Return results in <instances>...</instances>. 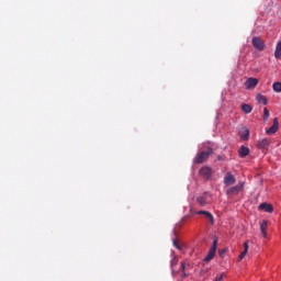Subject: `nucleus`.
I'll list each match as a JSON object with an SVG mask.
<instances>
[{"label": "nucleus", "instance_id": "nucleus-1", "mask_svg": "<svg viewBox=\"0 0 281 281\" xmlns=\"http://www.w3.org/2000/svg\"><path fill=\"white\" fill-rule=\"evenodd\" d=\"M210 155H214V149H212V147H209L206 151L198 153L194 158V164H204V161L210 159Z\"/></svg>", "mask_w": 281, "mask_h": 281}, {"label": "nucleus", "instance_id": "nucleus-2", "mask_svg": "<svg viewBox=\"0 0 281 281\" xmlns=\"http://www.w3.org/2000/svg\"><path fill=\"white\" fill-rule=\"evenodd\" d=\"M244 188H245V182L239 181L237 186L228 188L226 190V194L228 196H236L238 193L243 192Z\"/></svg>", "mask_w": 281, "mask_h": 281}, {"label": "nucleus", "instance_id": "nucleus-3", "mask_svg": "<svg viewBox=\"0 0 281 281\" xmlns=\"http://www.w3.org/2000/svg\"><path fill=\"white\" fill-rule=\"evenodd\" d=\"M217 245H218V239L215 238L213 240L212 247L209 250V254L204 258V262H210L211 260L214 259V256H216V247H217Z\"/></svg>", "mask_w": 281, "mask_h": 281}, {"label": "nucleus", "instance_id": "nucleus-4", "mask_svg": "<svg viewBox=\"0 0 281 281\" xmlns=\"http://www.w3.org/2000/svg\"><path fill=\"white\" fill-rule=\"evenodd\" d=\"M252 43V47H255V49H257L258 52H265L267 45H265V41H262V38L255 36L251 40Z\"/></svg>", "mask_w": 281, "mask_h": 281}, {"label": "nucleus", "instance_id": "nucleus-5", "mask_svg": "<svg viewBox=\"0 0 281 281\" xmlns=\"http://www.w3.org/2000/svg\"><path fill=\"white\" fill-rule=\"evenodd\" d=\"M188 269H190V263H187L186 261H181L180 269L178 271V273H181L180 274L181 280H186V278L190 276V273L188 272Z\"/></svg>", "mask_w": 281, "mask_h": 281}, {"label": "nucleus", "instance_id": "nucleus-6", "mask_svg": "<svg viewBox=\"0 0 281 281\" xmlns=\"http://www.w3.org/2000/svg\"><path fill=\"white\" fill-rule=\"evenodd\" d=\"M270 144H271V140L269 138H262L258 140L257 148H259L260 150H267Z\"/></svg>", "mask_w": 281, "mask_h": 281}, {"label": "nucleus", "instance_id": "nucleus-7", "mask_svg": "<svg viewBox=\"0 0 281 281\" xmlns=\"http://www.w3.org/2000/svg\"><path fill=\"white\" fill-rule=\"evenodd\" d=\"M177 265H179V259L177 258V256H173L170 260V268H171L172 278H177V274L179 273V271L175 270V267H177Z\"/></svg>", "mask_w": 281, "mask_h": 281}, {"label": "nucleus", "instance_id": "nucleus-8", "mask_svg": "<svg viewBox=\"0 0 281 281\" xmlns=\"http://www.w3.org/2000/svg\"><path fill=\"white\" fill-rule=\"evenodd\" d=\"M200 176L203 177L204 179H210L212 177V168L209 166H204L200 169Z\"/></svg>", "mask_w": 281, "mask_h": 281}, {"label": "nucleus", "instance_id": "nucleus-9", "mask_svg": "<svg viewBox=\"0 0 281 281\" xmlns=\"http://www.w3.org/2000/svg\"><path fill=\"white\" fill-rule=\"evenodd\" d=\"M279 126H280V123H278V117L273 119L272 126L266 131L267 135H273L278 133Z\"/></svg>", "mask_w": 281, "mask_h": 281}, {"label": "nucleus", "instance_id": "nucleus-10", "mask_svg": "<svg viewBox=\"0 0 281 281\" xmlns=\"http://www.w3.org/2000/svg\"><path fill=\"white\" fill-rule=\"evenodd\" d=\"M236 183V177L232 172H227L224 178V186H234Z\"/></svg>", "mask_w": 281, "mask_h": 281}, {"label": "nucleus", "instance_id": "nucleus-11", "mask_svg": "<svg viewBox=\"0 0 281 281\" xmlns=\"http://www.w3.org/2000/svg\"><path fill=\"white\" fill-rule=\"evenodd\" d=\"M258 79L256 78H248L245 82L246 89H256L258 87Z\"/></svg>", "mask_w": 281, "mask_h": 281}, {"label": "nucleus", "instance_id": "nucleus-12", "mask_svg": "<svg viewBox=\"0 0 281 281\" xmlns=\"http://www.w3.org/2000/svg\"><path fill=\"white\" fill-rule=\"evenodd\" d=\"M267 229H269V221L262 220L260 223V232L263 238H267Z\"/></svg>", "mask_w": 281, "mask_h": 281}, {"label": "nucleus", "instance_id": "nucleus-13", "mask_svg": "<svg viewBox=\"0 0 281 281\" xmlns=\"http://www.w3.org/2000/svg\"><path fill=\"white\" fill-rule=\"evenodd\" d=\"M196 214H202L211 223V225H214V215H212V213L207 211H198Z\"/></svg>", "mask_w": 281, "mask_h": 281}, {"label": "nucleus", "instance_id": "nucleus-14", "mask_svg": "<svg viewBox=\"0 0 281 281\" xmlns=\"http://www.w3.org/2000/svg\"><path fill=\"white\" fill-rule=\"evenodd\" d=\"M247 251H249V240H246L244 243V251L240 252V255L238 256V262H240V260H243L247 256Z\"/></svg>", "mask_w": 281, "mask_h": 281}, {"label": "nucleus", "instance_id": "nucleus-15", "mask_svg": "<svg viewBox=\"0 0 281 281\" xmlns=\"http://www.w3.org/2000/svg\"><path fill=\"white\" fill-rule=\"evenodd\" d=\"M259 210H265V212H268V214L273 213V205L268 204V203H261L259 205Z\"/></svg>", "mask_w": 281, "mask_h": 281}, {"label": "nucleus", "instance_id": "nucleus-16", "mask_svg": "<svg viewBox=\"0 0 281 281\" xmlns=\"http://www.w3.org/2000/svg\"><path fill=\"white\" fill-rule=\"evenodd\" d=\"M196 202L199 203V205H201L202 207H205V205H207V198L200 195L196 198Z\"/></svg>", "mask_w": 281, "mask_h": 281}, {"label": "nucleus", "instance_id": "nucleus-17", "mask_svg": "<svg viewBox=\"0 0 281 281\" xmlns=\"http://www.w3.org/2000/svg\"><path fill=\"white\" fill-rule=\"evenodd\" d=\"M249 155V149L248 147L241 146L239 148V157H247Z\"/></svg>", "mask_w": 281, "mask_h": 281}, {"label": "nucleus", "instance_id": "nucleus-18", "mask_svg": "<svg viewBox=\"0 0 281 281\" xmlns=\"http://www.w3.org/2000/svg\"><path fill=\"white\" fill-rule=\"evenodd\" d=\"M274 58L280 59L281 58V42L277 44L276 52H274Z\"/></svg>", "mask_w": 281, "mask_h": 281}, {"label": "nucleus", "instance_id": "nucleus-19", "mask_svg": "<svg viewBox=\"0 0 281 281\" xmlns=\"http://www.w3.org/2000/svg\"><path fill=\"white\" fill-rule=\"evenodd\" d=\"M257 102H259L260 104H267V97L262 95V94H257L256 97Z\"/></svg>", "mask_w": 281, "mask_h": 281}, {"label": "nucleus", "instance_id": "nucleus-20", "mask_svg": "<svg viewBox=\"0 0 281 281\" xmlns=\"http://www.w3.org/2000/svg\"><path fill=\"white\" fill-rule=\"evenodd\" d=\"M241 111H244V113H251V111H254V108H251L249 104L245 103L241 105Z\"/></svg>", "mask_w": 281, "mask_h": 281}, {"label": "nucleus", "instance_id": "nucleus-21", "mask_svg": "<svg viewBox=\"0 0 281 281\" xmlns=\"http://www.w3.org/2000/svg\"><path fill=\"white\" fill-rule=\"evenodd\" d=\"M272 89L276 93H281V82H274Z\"/></svg>", "mask_w": 281, "mask_h": 281}, {"label": "nucleus", "instance_id": "nucleus-22", "mask_svg": "<svg viewBox=\"0 0 281 281\" xmlns=\"http://www.w3.org/2000/svg\"><path fill=\"white\" fill-rule=\"evenodd\" d=\"M269 120V110L267 108L263 109V122Z\"/></svg>", "mask_w": 281, "mask_h": 281}, {"label": "nucleus", "instance_id": "nucleus-23", "mask_svg": "<svg viewBox=\"0 0 281 281\" xmlns=\"http://www.w3.org/2000/svg\"><path fill=\"white\" fill-rule=\"evenodd\" d=\"M241 139L246 142V139H249V130H245V133L241 134Z\"/></svg>", "mask_w": 281, "mask_h": 281}, {"label": "nucleus", "instance_id": "nucleus-24", "mask_svg": "<svg viewBox=\"0 0 281 281\" xmlns=\"http://www.w3.org/2000/svg\"><path fill=\"white\" fill-rule=\"evenodd\" d=\"M225 278V272L218 274L217 277H215V279L213 281H223V279Z\"/></svg>", "mask_w": 281, "mask_h": 281}, {"label": "nucleus", "instance_id": "nucleus-25", "mask_svg": "<svg viewBox=\"0 0 281 281\" xmlns=\"http://www.w3.org/2000/svg\"><path fill=\"white\" fill-rule=\"evenodd\" d=\"M173 247H176V249H179V250L182 249L181 245H179V240H177V239H173Z\"/></svg>", "mask_w": 281, "mask_h": 281}, {"label": "nucleus", "instance_id": "nucleus-26", "mask_svg": "<svg viewBox=\"0 0 281 281\" xmlns=\"http://www.w3.org/2000/svg\"><path fill=\"white\" fill-rule=\"evenodd\" d=\"M218 161H223V156H217Z\"/></svg>", "mask_w": 281, "mask_h": 281}]
</instances>
